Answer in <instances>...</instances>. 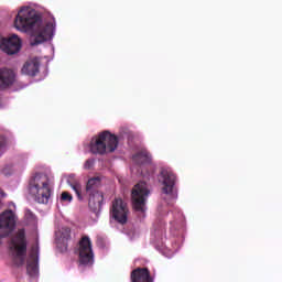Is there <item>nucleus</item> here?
Listing matches in <instances>:
<instances>
[{"label": "nucleus", "instance_id": "nucleus-2", "mask_svg": "<svg viewBox=\"0 0 282 282\" xmlns=\"http://www.w3.org/2000/svg\"><path fill=\"white\" fill-rule=\"evenodd\" d=\"M29 193L37 204H48L52 197V184L47 174L37 173L29 183Z\"/></svg>", "mask_w": 282, "mask_h": 282}, {"label": "nucleus", "instance_id": "nucleus-20", "mask_svg": "<svg viewBox=\"0 0 282 282\" xmlns=\"http://www.w3.org/2000/svg\"><path fill=\"white\" fill-rule=\"evenodd\" d=\"M72 199H74V197H72V194H69V192L62 193V196H61L62 202H72Z\"/></svg>", "mask_w": 282, "mask_h": 282}, {"label": "nucleus", "instance_id": "nucleus-4", "mask_svg": "<svg viewBox=\"0 0 282 282\" xmlns=\"http://www.w3.org/2000/svg\"><path fill=\"white\" fill-rule=\"evenodd\" d=\"M149 193L145 182L135 184L131 192L132 208L141 215V217H144V213H147V199Z\"/></svg>", "mask_w": 282, "mask_h": 282}, {"label": "nucleus", "instance_id": "nucleus-19", "mask_svg": "<svg viewBox=\"0 0 282 282\" xmlns=\"http://www.w3.org/2000/svg\"><path fill=\"white\" fill-rule=\"evenodd\" d=\"M73 191L76 193L77 198L79 199V202H83V194L80 193L82 187L80 184L75 183L72 185Z\"/></svg>", "mask_w": 282, "mask_h": 282}, {"label": "nucleus", "instance_id": "nucleus-6", "mask_svg": "<svg viewBox=\"0 0 282 282\" xmlns=\"http://www.w3.org/2000/svg\"><path fill=\"white\" fill-rule=\"evenodd\" d=\"M79 263L80 265H94V249H91V239L88 236L79 240Z\"/></svg>", "mask_w": 282, "mask_h": 282}, {"label": "nucleus", "instance_id": "nucleus-12", "mask_svg": "<svg viewBox=\"0 0 282 282\" xmlns=\"http://www.w3.org/2000/svg\"><path fill=\"white\" fill-rule=\"evenodd\" d=\"M130 279L132 282H153V276H151V271L148 268L132 270Z\"/></svg>", "mask_w": 282, "mask_h": 282}, {"label": "nucleus", "instance_id": "nucleus-17", "mask_svg": "<svg viewBox=\"0 0 282 282\" xmlns=\"http://www.w3.org/2000/svg\"><path fill=\"white\" fill-rule=\"evenodd\" d=\"M100 177H93L90 180H88L87 184H86V193L87 195H94L96 193H101L100 191H98V188H100Z\"/></svg>", "mask_w": 282, "mask_h": 282}, {"label": "nucleus", "instance_id": "nucleus-21", "mask_svg": "<svg viewBox=\"0 0 282 282\" xmlns=\"http://www.w3.org/2000/svg\"><path fill=\"white\" fill-rule=\"evenodd\" d=\"M95 162L96 161L94 159H88L84 164V169H86V171H89L94 167Z\"/></svg>", "mask_w": 282, "mask_h": 282}, {"label": "nucleus", "instance_id": "nucleus-14", "mask_svg": "<svg viewBox=\"0 0 282 282\" xmlns=\"http://www.w3.org/2000/svg\"><path fill=\"white\" fill-rule=\"evenodd\" d=\"M14 85V70L9 68L0 69V89H8Z\"/></svg>", "mask_w": 282, "mask_h": 282}, {"label": "nucleus", "instance_id": "nucleus-8", "mask_svg": "<svg viewBox=\"0 0 282 282\" xmlns=\"http://www.w3.org/2000/svg\"><path fill=\"white\" fill-rule=\"evenodd\" d=\"M26 274L30 279L39 276V245H33L26 261Z\"/></svg>", "mask_w": 282, "mask_h": 282}, {"label": "nucleus", "instance_id": "nucleus-9", "mask_svg": "<svg viewBox=\"0 0 282 282\" xmlns=\"http://www.w3.org/2000/svg\"><path fill=\"white\" fill-rule=\"evenodd\" d=\"M0 47L9 56L19 54L21 52V39L18 35H12L7 40L0 36Z\"/></svg>", "mask_w": 282, "mask_h": 282}, {"label": "nucleus", "instance_id": "nucleus-1", "mask_svg": "<svg viewBox=\"0 0 282 282\" xmlns=\"http://www.w3.org/2000/svg\"><path fill=\"white\" fill-rule=\"evenodd\" d=\"M14 25L17 30H22L28 32V30H35V45L40 43H45V41H51L54 36V24L41 22V18L34 14L30 8L23 7L18 12L14 20Z\"/></svg>", "mask_w": 282, "mask_h": 282}, {"label": "nucleus", "instance_id": "nucleus-11", "mask_svg": "<svg viewBox=\"0 0 282 282\" xmlns=\"http://www.w3.org/2000/svg\"><path fill=\"white\" fill-rule=\"evenodd\" d=\"M17 226V214L12 209H8L0 215V228H4L8 232H12Z\"/></svg>", "mask_w": 282, "mask_h": 282}, {"label": "nucleus", "instance_id": "nucleus-23", "mask_svg": "<svg viewBox=\"0 0 282 282\" xmlns=\"http://www.w3.org/2000/svg\"><path fill=\"white\" fill-rule=\"evenodd\" d=\"M0 104H1V97H0Z\"/></svg>", "mask_w": 282, "mask_h": 282}, {"label": "nucleus", "instance_id": "nucleus-5", "mask_svg": "<svg viewBox=\"0 0 282 282\" xmlns=\"http://www.w3.org/2000/svg\"><path fill=\"white\" fill-rule=\"evenodd\" d=\"M161 177H162V194L165 195L163 199H166L167 197V204H171V200L177 199V194L173 188H175V181L177 180V176H175V173H173L171 170H162L161 171Z\"/></svg>", "mask_w": 282, "mask_h": 282}, {"label": "nucleus", "instance_id": "nucleus-22", "mask_svg": "<svg viewBox=\"0 0 282 282\" xmlns=\"http://www.w3.org/2000/svg\"><path fill=\"white\" fill-rule=\"evenodd\" d=\"M6 147H8V140L6 139V137L0 135V151H3Z\"/></svg>", "mask_w": 282, "mask_h": 282}, {"label": "nucleus", "instance_id": "nucleus-3", "mask_svg": "<svg viewBox=\"0 0 282 282\" xmlns=\"http://www.w3.org/2000/svg\"><path fill=\"white\" fill-rule=\"evenodd\" d=\"M118 137L108 130L93 137L89 143L90 153L94 155H107L118 149Z\"/></svg>", "mask_w": 282, "mask_h": 282}, {"label": "nucleus", "instance_id": "nucleus-7", "mask_svg": "<svg viewBox=\"0 0 282 282\" xmlns=\"http://www.w3.org/2000/svg\"><path fill=\"white\" fill-rule=\"evenodd\" d=\"M110 215L115 221H118V224H127L129 215V207L127 206V203H124L122 198H115L110 208Z\"/></svg>", "mask_w": 282, "mask_h": 282}, {"label": "nucleus", "instance_id": "nucleus-15", "mask_svg": "<svg viewBox=\"0 0 282 282\" xmlns=\"http://www.w3.org/2000/svg\"><path fill=\"white\" fill-rule=\"evenodd\" d=\"M88 206L93 213H98L102 208V202H105V196L102 193L88 194Z\"/></svg>", "mask_w": 282, "mask_h": 282}, {"label": "nucleus", "instance_id": "nucleus-13", "mask_svg": "<svg viewBox=\"0 0 282 282\" xmlns=\"http://www.w3.org/2000/svg\"><path fill=\"white\" fill-rule=\"evenodd\" d=\"M40 67H41V62H39L37 58H33L24 63L21 72L22 74H24V76H31L32 78H34V76L39 74Z\"/></svg>", "mask_w": 282, "mask_h": 282}, {"label": "nucleus", "instance_id": "nucleus-10", "mask_svg": "<svg viewBox=\"0 0 282 282\" xmlns=\"http://www.w3.org/2000/svg\"><path fill=\"white\" fill-rule=\"evenodd\" d=\"M11 245L17 251V257H25L28 252V241L25 240V229H19Z\"/></svg>", "mask_w": 282, "mask_h": 282}, {"label": "nucleus", "instance_id": "nucleus-16", "mask_svg": "<svg viewBox=\"0 0 282 282\" xmlns=\"http://www.w3.org/2000/svg\"><path fill=\"white\" fill-rule=\"evenodd\" d=\"M132 160L135 164H151V153L147 150H141L132 155Z\"/></svg>", "mask_w": 282, "mask_h": 282}, {"label": "nucleus", "instance_id": "nucleus-18", "mask_svg": "<svg viewBox=\"0 0 282 282\" xmlns=\"http://www.w3.org/2000/svg\"><path fill=\"white\" fill-rule=\"evenodd\" d=\"M59 237L63 243H67L72 239V229L69 227H63L59 231Z\"/></svg>", "mask_w": 282, "mask_h": 282}]
</instances>
